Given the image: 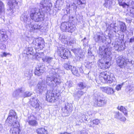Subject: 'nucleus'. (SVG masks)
<instances>
[{
  "instance_id": "1",
  "label": "nucleus",
  "mask_w": 134,
  "mask_h": 134,
  "mask_svg": "<svg viewBox=\"0 0 134 134\" xmlns=\"http://www.w3.org/2000/svg\"><path fill=\"white\" fill-rule=\"evenodd\" d=\"M40 6V9L35 8L30 12L31 19L35 22H42L44 20L45 13L51 10L52 4L50 0H42Z\"/></svg>"
},
{
  "instance_id": "2",
  "label": "nucleus",
  "mask_w": 134,
  "mask_h": 134,
  "mask_svg": "<svg viewBox=\"0 0 134 134\" xmlns=\"http://www.w3.org/2000/svg\"><path fill=\"white\" fill-rule=\"evenodd\" d=\"M51 68L49 75L47 77L46 82L47 84L52 87V90H55L59 92L58 87L60 83L59 77L62 76L64 74V71L58 68Z\"/></svg>"
},
{
  "instance_id": "3",
  "label": "nucleus",
  "mask_w": 134,
  "mask_h": 134,
  "mask_svg": "<svg viewBox=\"0 0 134 134\" xmlns=\"http://www.w3.org/2000/svg\"><path fill=\"white\" fill-rule=\"evenodd\" d=\"M49 86L47 87L45 83L42 81H40L36 87L37 93H40L47 90L46 93V100L49 102H54L58 99V97L59 94L58 91L55 90H52V87Z\"/></svg>"
},
{
  "instance_id": "4",
  "label": "nucleus",
  "mask_w": 134,
  "mask_h": 134,
  "mask_svg": "<svg viewBox=\"0 0 134 134\" xmlns=\"http://www.w3.org/2000/svg\"><path fill=\"white\" fill-rule=\"evenodd\" d=\"M107 46L106 48L100 46L99 49V54L102 58L98 60V65L100 68L103 69L109 68L111 65V53L110 49Z\"/></svg>"
},
{
  "instance_id": "5",
  "label": "nucleus",
  "mask_w": 134,
  "mask_h": 134,
  "mask_svg": "<svg viewBox=\"0 0 134 134\" xmlns=\"http://www.w3.org/2000/svg\"><path fill=\"white\" fill-rule=\"evenodd\" d=\"M110 30L113 31L116 34V39H119L116 40L114 44L113 45L114 46V49L116 51H120L124 50L125 49V44L124 42V35L123 34L121 35L117 32L118 31V28L116 26V23L111 24L109 26Z\"/></svg>"
},
{
  "instance_id": "6",
  "label": "nucleus",
  "mask_w": 134,
  "mask_h": 134,
  "mask_svg": "<svg viewBox=\"0 0 134 134\" xmlns=\"http://www.w3.org/2000/svg\"><path fill=\"white\" fill-rule=\"evenodd\" d=\"M60 29L63 32L72 33L75 31L76 27L75 25L69 21L64 22L62 23L60 26Z\"/></svg>"
},
{
  "instance_id": "7",
  "label": "nucleus",
  "mask_w": 134,
  "mask_h": 134,
  "mask_svg": "<svg viewBox=\"0 0 134 134\" xmlns=\"http://www.w3.org/2000/svg\"><path fill=\"white\" fill-rule=\"evenodd\" d=\"M111 75L113 74H111L109 71L103 72L101 74V76L100 78V80L103 83H111L114 81L115 80L114 77H111Z\"/></svg>"
},
{
  "instance_id": "8",
  "label": "nucleus",
  "mask_w": 134,
  "mask_h": 134,
  "mask_svg": "<svg viewBox=\"0 0 134 134\" xmlns=\"http://www.w3.org/2000/svg\"><path fill=\"white\" fill-rule=\"evenodd\" d=\"M7 1L8 4L9 6V8L7 9V14L11 15L14 13L13 9H18L20 5V2L19 0H6Z\"/></svg>"
},
{
  "instance_id": "9",
  "label": "nucleus",
  "mask_w": 134,
  "mask_h": 134,
  "mask_svg": "<svg viewBox=\"0 0 134 134\" xmlns=\"http://www.w3.org/2000/svg\"><path fill=\"white\" fill-rule=\"evenodd\" d=\"M94 96L95 103L98 107H103L107 103V100L102 93H95Z\"/></svg>"
},
{
  "instance_id": "10",
  "label": "nucleus",
  "mask_w": 134,
  "mask_h": 134,
  "mask_svg": "<svg viewBox=\"0 0 134 134\" xmlns=\"http://www.w3.org/2000/svg\"><path fill=\"white\" fill-rule=\"evenodd\" d=\"M33 46L35 48V50H40L43 49L44 46V41L41 38H36L32 42Z\"/></svg>"
},
{
  "instance_id": "11",
  "label": "nucleus",
  "mask_w": 134,
  "mask_h": 134,
  "mask_svg": "<svg viewBox=\"0 0 134 134\" xmlns=\"http://www.w3.org/2000/svg\"><path fill=\"white\" fill-rule=\"evenodd\" d=\"M57 52L59 56L64 59H68L71 56V52L68 49H65L63 47H57Z\"/></svg>"
},
{
  "instance_id": "12",
  "label": "nucleus",
  "mask_w": 134,
  "mask_h": 134,
  "mask_svg": "<svg viewBox=\"0 0 134 134\" xmlns=\"http://www.w3.org/2000/svg\"><path fill=\"white\" fill-rule=\"evenodd\" d=\"M94 39L96 42L99 43H106V37L102 31L97 32L94 35Z\"/></svg>"
},
{
  "instance_id": "13",
  "label": "nucleus",
  "mask_w": 134,
  "mask_h": 134,
  "mask_svg": "<svg viewBox=\"0 0 134 134\" xmlns=\"http://www.w3.org/2000/svg\"><path fill=\"white\" fill-rule=\"evenodd\" d=\"M8 39L6 31L3 29H0V49H4L5 45L2 42L6 41Z\"/></svg>"
},
{
  "instance_id": "14",
  "label": "nucleus",
  "mask_w": 134,
  "mask_h": 134,
  "mask_svg": "<svg viewBox=\"0 0 134 134\" xmlns=\"http://www.w3.org/2000/svg\"><path fill=\"white\" fill-rule=\"evenodd\" d=\"M9 126H11L10 130V132L12 134H20L21 130L20 129V125L19 122L13 123H10Z\"/></svg>"
},
{
  "instance_id": "15",
  "label": "nucleus",
  "mask_w": 134,
  "mask_h": 134,
  "mask_svg": "<svg viewBox=\"0 0 134 134\" xmlns=\"http://www.w3.org/2000/svg\"><path fill=\"white\" fill-rule=\"evenodd\" d=\"M72 104L71 103H65L62 110L65 116H69L73 110Z\"/></svg>"
},
{
  "instance_id": "16",
  "label": "nucleus",
  "mask_w": 134,
  "mask_h": 134,
  "mask_svg": "<svg viewBox=\"0 0 134 134\" xmlns=\"http://www.w3.org/2000/svg\"><path fill=\"white\" fill-rule=\"evenodd\" d=\"M17 116L16 113L12 110H10L9 113V116L7 119L6 122V123H13L18 122L17 121Z\"/></svg>"
},
{
  "instance_id": "17",
  "label": "nucleus",
  "mask_w": 134,
  "mask_h": 134,
  "mask_svg": "<svg viewBox=\"0 0 134 134\" xmlns=\"http://www.w3.org/2000/svg\"><path fill=\"white\" fill-rule=\"evenodd\" d=\"M31 102V105L35 110L37 112H39L42 108V107L40 104V102L37 99L33 97L30 99Z\"/></svg>"
},
{
  "instance_id": "18",
  "label": "nucleus",
  "mask_w": 134,
  "mask_h": 134,
  "mask_svg": "<svg viewBox=\"0 0 134 134\" xmlns=\"http://www.w3.org/2000/svg\"><path fill=\"white\" fill-rule=\"evenodd\" d=\"M44 66L42 64H38L35 70V75L39 76L41 75L45 70Z\"/></svg>"
},
{
  "instance_id": "19",
  "label": "nucleus",
  "mask_w": 134,
  "mask_h": 134,
  "mask_svg": "<svg viewBox=\"0 0 134 134\" xmlns=\"http://www.w3.org/2000/svg\"><path fill=\"white\" fill-rule=\"evenodd\" d=\"M117 64L121 68L125 67V66L126 63V60L121 56H119L116 59Z\"/></svg>"
},
{
  "instance_id": "20",
  "label": "nucleus",
  "mask_w": 134,
  "mask_h": 134,
  "mask_svg": "<svg viewBox=\"0 0 134 134\" xmlns=\"http://www.w3.org/2000/svg\"><path fill=\"white\" fill-rule=\"evenodd\" d=\"M101 89L103 92L109 95H113L115 92L114 89L108 86L102 87Z\"/></svg>"
},
{
  "instance_id": "21",
  "label": "nucleus",
  "mask_w": 134,
  "mask_h": 134,
  "mask_svg": "<svg viewBox=\"0 0 134 134\" xmlns=\"http://www.w3.org/2000/svg\"><path fill=\"white\" fill-rule=\"evenodd\" d=\"M29 25L30 31L32 32L36 29H39L41 28V25H38L37 23H33L32 21H30V23Z\"/></svg>"
},
{
  "instance_id": "22",
  "label": "nucleus",
  "mask_w": 134,
  "mask_h": 134,
  "mask_svg": "<svg viewBox=\"0 0 134 134\" xmlns=\"http://www.w3.org/2000/svg\"><path fill=\"white\" fill-rule=\"evenodd\" d=\"M21 20L27 24H29L31 21V18L25 13L23 14L20 17Z\"/></svg>"
},
{
  "instance_id": "23",
  "label": "nucleus",
  "mask_w": 134,
  "mask_h": 134,
  "mask_svg": "<svg viewBox=\"0 0 134 134\" xmlns=\"http://www.w3.org/2000/svg\"><path fill=\"white\" fill-rule=\"evenodd\" d=\"M5 13L4 5L3 2L0 1V18L3 20L4 19Z\"/></svg>"
},
{
  "instance_id": "24",
  "label": "nucleus",
  "mask_w": 134,
  "mask_h": 134,
  "mask_svg": "<svg viewBox=\"0 0 134 134\" xmlns=\"http://www.w3.org/2000/svg\"><path fill=\"white\" fill-rule=\"evenodd\" d=\"M114 116L115 118L120 120L121 121H125L126 120V118L124 117L121 113L118 111H114Z\"/></svg>"
},
{
  "instance_id": "25",
  "label": "nucleus",
  "mask_w": 134,
  "mask_h": 134,
  "mask_svg": "<svg viewBox=\"0 0 134 134\" xmlns=\"http://www.w3.org/2000/svg\"><path fill=\"white\" fill-rule=\"evenodd\" d=\"M86 91V90L85 92H84L81 90H79L77 91L74 93V96L75 99L77 100H78L85 92Z\"/></svg>"
},
{
  "instance_id": "26",
  "label": "nucleus",
  "mask_w": 134,
  "mask_h": 134,
  "mask_svg": "<svg viewBox=\"0 0 134 134\" xmlns=\"http://www.w3.org/2000/svg\"><path fill=\"white\" fill-rule=\"evenodd\" d=\"M126 65L125 67L127 68H134V60L132 59L130 60L129 59H126Z\"/></svg>"
},
{
  "instance_id": "27",
  "label": "nucleus",
  "mask_w": 134,
  "mask_h": 134,
  "mask_svg": "<svg viewBox=\"0 0 134 134\" xmlns=\"http://www.w3.org/2000/svg\"><path fill=\"white\" fill-rule=\"evenodd\" d=\"M119 28L120 31L122 32L126 33L127 31L125 23L122 21L119 22Z\"/></svg>"
},
{
  "instance_id": "28",
  "label": "nucleus",
  "mask_w": 134,
  "mask_h": 134,
  "mask_svg": "<svg viewBox=\"0 0 134 134\" xmlns=\"http://www.w3.org/2000/svg\"><path fill=\"white\" fill-rule=\"evenodd\" d=\"M126 15L127 16H129L134 18V8H128L127 9Z\"/></svg>"
},
{
  "instance_id": "29",
  "label": "nucleus",
  "mask_w": 134,
  "mask_h": 134,
  "mask_svg": "<svg viewBox=\"0 0 134 134\" xmlns=\"http://www.w3.org/2000/svg\"><path fill=\"white\" fill-rule=\"evenodd\" d=\"M26 53L28 58L30 56L29 55L32 56L35 55V53L32 47H29L27 48L26 50Z\"/></svg>"
},
{
  "instance_id": "30",
  "label": "nucleus",
  "mask_w": 134,
  "mask_h": 134,
  "mask_svg": "<svg viewBox=\"0 0 134 134\" xmlns=\"http://www.w3.org/2000/svg\"><path fill=\"white\" fill-rule=\"evenodd\" d=\"M22 88H18L14 91L12 94V95L14 97H18L19 96V94L20 93H22Z\"/></svg>"
},
{
  "instance_id": "31",
  "label": "nucleus",
  "mask_w": 134,
  "mask_h": 134,
  "mask_svg": "<svg viewBox=\"0 0 134 134\" xmlns=\"http://www.w3.org/2000/svg\"><path fill=\"white\" fill-rule=\"evenodd\" d=\"M77 85L79 90H81L86 88L87 86V85L85 83L83 82H79Z\"/></svg>"
},
{
  "instance_id": "32",
  "label": "nucleus",
  "mask_w": 134,
  "mask_h": 134,
  "mask_svg": "<svg viewBox=\"0 0 134 134\" xmlns=\"http://www.w3.org/2000/svg\"><path fill=\"white\" fill-rule=\"evenodd\" d=\"M71 70L73 75L77 77H79L80 76L78 70L76 67H72V68Z\"/></svg>"
},
{
  "instance_id": "33",
  "label": "nucleus",
  "mask_w": 134,
  "mask_h": 134,
  "mask_svg": "<svg viewBox=\"0 0 134 134\" xmlns=\"http://www.w3.org/2000/svg\"><path fill=\"white\" fill-rule=\"evenodd\" d=\"M53 59L52 57L46 56L44 58H43L42 60L44 62L49 64L51 62Z\"/></svg>"
},
{
  "instance_id": "34",
  "label": "nucleus",
  "mask_w": 134,
  "mask_h": 134,
  "mask_svg": "<svg viewBox=\"0 0 134 134\" xmlns=\"http://www.w3.org/2000/svg\"><path fill=\"white\" fill-rule=\"evenodd\" d=\"M37 132L38 134H47V131L43 128L38 129Z\"/></svg>"
},
{
  "instance_id": "35",
  "label": "nucleus",
  "mask_w": 134,
  "mask_h": 134,
  "mask_svg": "<svg viewBox=\"0 0 134 134\" xmlns=\"http://www.w3.org/2000/svg\"><path fill=\"white\" fill-rule=\"evenodd\" d=\"M67 6L71 9H73L74 10H75V12H76V9L77 8V6L76 5L75 3H71L69 5L68 4L67 5Z\"/></svg>"
},
{
  "instance_id": "36",
  "label": "nucleus",
  "mask_w": 134,
  "mask_h": 134,
  "mask_svg": "<svg viewBox=\"0 0 134 134\" xmlns=\"http://www.w3.org/2000/svg\"><path fill=\"white\" fill-rule=\"evenodd\" d=\"M117 109L121 111H122L125 116L127 115V110L123 106H121L120 107L119 106H118L117 107Z\"/></svg>"
},
{
  "instance_id": "37",
  "label": "nucleus",
  "mask_w": 134,
  "mask_h": 134,
  "mask_svg": "<svg viewBox=\"0 0 134 134\" xmlns=\"http://www.w3.org/2000/svg\"><path fill=\"white\" fill-rule=\"evenodd\" d=\"M88 118V116L85 115V113H82L81 116L80 117V119H81L80 120L81 122H83L84 120L87 121V119Z\"/></svg>"
},
{
  "instance_id": "38",
  "label": "nucleus",
  "mask_w": 134,
  "mask_h": 134,
  "mask_svg": "<svg viewBox=\"0 0 134 134\" xmlns=\"http://www.w3.org/2000/svg\"><path fill=\"white\" fill-rule=\"evenodd\" d=\"M105 3L104 4V5L107 8L110 7L112 5L113 3V0H104Z\"/></svg>"
},
{
  "instance_id": "39",
  "label": "nucleus",
  "mask_w": 134,
  "mask_h": 134,
  "mask_svg": "<svg viewBox=\"0 0 134 134\" xmlns=\"http://www.w3.org/2000/svg\"><path fill=\"white\" fill-rule=\"evenodd\" d=\"M75 2L80 7L86 3V0H74Z\"/></svg>"
},
{
  "instance_id": "40",
  "label": "nucleus",
  "mask_w": 134,
  "mask_h": 134,
  "mask_svg": "<svg viewBox=\"0 0 134 134\" xmlns=\"http://www.w3.org/2000/svg\"><path fill=\"white\" fill-rule=\"evenodd\" d=\"M64 68L67 70H71L72 66L69 63H65L63 64Z\"/></svg>"
},
{
  "instance_id": "41",
  "label": "nucleus",
  "mask_w": 134,
  "mask_h": 134,
  "mask_svg": "<svg viewBox=\"0 0 134 134\" xmlns=\"http://www.w3.org/2000/svg\"><path fill=\"white\" fill-rule=\"evenodd\" d=\"M33 94L32 92H29L28 91H26L23 93L21 97L25 98L31 96Z\"/></svg>"
},
{
  "instance_id": "42",
  "label": "nucleus",
  "mask_w": 134,
  "mask_h": 134,
  "mask_svg": "<svg viewBox=\"0 0 134 134\" xmlns=\"http://www.w3.org/2000/svg\"><path fill=\"white\" fill-rule=\"evenodd\" d=\"M81 42H82L83 45L84 47H86L88 46V40L87 39L86 37L82 40Z\"/></svg>"
},
{
  "instance_id": "43",
  "label": "nucleus",
  "mask_w": 134,
  "mask_h": 134,
  "mask_svg": "<svg viewBox=\"0 0 134 134\" xmlns=\"http://www.w3.org/2000/svg\"><path fill=\"white\" fill-rule=\"evenodd\" d=\"M62 4V0H57L55 3L54 5L55 8L61 7Z\"/></svg>"
},
{
  "instance_id": "44",
  "label": "nucleus",
  "mask_w": 134,
  "mask_h": 134,
  "mask_svg": "<svg viewBox=\"0 0 134 134\" xmlns=\"http://www.w3.org/2000/svg\"><path fill=\"white\" fill-rule=\"evenodd\" d=\"M25 74L26 76H31L32 75V70L30 69H26L25 71Z\"/></svg>"
},
{
  "instance_id": "45",
  "label": "nucleus",
  "mask_w": 134,
  "mask_h": 134,
  "mask_svg": "<svg viewBox=\"0 0 134 134\" xmlns=\"http://www.w3.org/2000/svg\"><path fill=\"white\" fill-rule=\"evenodd\" d=\"M124 0H118V3L120 6H122L123 8L125 7L127 5V3L125 2H123Z\"/></svg>"
},
{
  "instance_id": "46",
  "label": "nucleus",
  "mask_w": 134,
  "mask_h": 134,
  "mask_svg": "<svg viewBox=\"0 0 134 134\" xmlns=\"http://www.w3.org/2000/svg\"><path fill=\"white\" fill-rule=\"evenodd\" d=\"M28 122L30 125L34 126H36L38 124L37 122L34 120H29Z\"/></svg>"
},
{
  "instance_id": "47",
  "label": "nucleus",
  "mask_w": 134,
  "mask_h": 134,
  "mask_svg": "<svg viewBox=\"0 0 134 134\" xmlns=\"http://www.w3.org/2000/svg\"><path fill=\"white\" fill-rule=\"evenodd\" d=\"M36 57L38 58H44L43 57L44 56V54L43 52H41L40 53H36L35 55H34Z\"/></svg>"
},
{
  "instance_id": "48",
  "label": "nucleus",
  "mask_w": 134,
  "mask_h": 134,
  "mask_svg": "<svg viewBox=\"0 0 134 134\" xmlns=\"http://www.w3.org/2000/svg\"><path fill=\"white\" fill-rule=\"evenodd\" d=\"M85 57L84 53H80L78 55L79 61H82L84 60Z\"/></svg>"
},
{
  "instance_id": "49",
  "label": "nucleus",
  "mask_w": 134,
  "mask_h": 134,
  "mask_svg": "<svg viewBox=\"0 0 134 134\" xmlns=\"http://www.w3.org/2000/svg\"><path fill=\"white\" fill-rule=\"evenodd\" d=\"M128 7L129 5H131L134 8V0H127Z\"/></svg>"
},
{
  "instance_id": "50",
  "label": "nucleus",
  "mask_w": 134,
  "mask_h": 134,
  "mask_svg": "<svg viewBox=\"0 0 134 134\" xmlns=\"http://www.w3.org/2000/svg\"><path fill=\"white\" fill-rule=\"evenodd\" d=\"M88 54L89 56H91L92 59L94 58V56L92 52L91 51V48L89 47L88 49Z\"/></svg>"
},
{
  "instance_id": "51",
  "label": "nucleus",
  "mask_w": 134,
  "mask_h": 134,
  "mask_svg": "<svg viewBox=\"0 0 134 134\" xmlns=\"http://www.w3.org/2000/svg\"><path fill=\"white\" fill-rule=\"evenodd\" d=\"M91 122H92L93 124H95L96 125H98L100 123V121L98 119H96L95 120H90Z\"/></svg>"
},
{
  "instance_id": "52",
  "label": "nucleus",
  "mask_w": 134,
  "mask_h": 134,
  "mask_svg": "<svg viewBox=\"0 0 134 134\" xmlns=\"http://www.w3.org/2000/svg\"><path fill=\"white\" fill-rule=\"evenodd\" d=\"M85 67L87 68L90 69L91 68L92 65L91 63H90L89 62H86L85 63Z\"/></svg>"
},
{
  "instance_id": "53",
  "label": "nucleus",
  "mask_w": 134,
  "mask_h": 134,
  "mask_svg": "<svg viewBox=\"0 0 134 134\" xmlns=\"http://www.w3.org/2000/svg\"><path fill=\"white\" fill-rule=\"evenodd\" d=\"M80 48H74L71 49V51L73 52L75 54H78L80 51Z\"/></svg>"
},
{
  "instance_id": "54",
  "label": "nucleus",
  "mask_w": 134,
  "mask_h": 134,
  "mask_svg": "<svg viewBox=\"0 0 134 134\" xmlns=\"http://www.w3.org/2000/svg\"><path fill=\"white\" fill-rule=\"evenodd\" d=\"M66 85L69 87H70L72 86V82L71 81H67L65 83Z\"/></svg>"
},
{
  "instance_id": "55",
  "label": "nucleus",
  "mask_w": 134,
  "mask_h": 134,
  "mask_svg": "<svg viewBox=\"0 0 134 134\" xmlns=\"http://www.w3.org/2000/svg\"><path fill=\"white\" fill-rule=\"evenodd\" d=\"M76 12L74 13V14L72 15L71 14L69 16V20L72 21L76 17L75 14Z\"/></svg>"
},
{
  "instance_id": "56",
  "label": "nucleus",
  "mask_w": 134,
  "mask_h": 134,
  "mask_svg": "<svg viewBox=\"0 0 134 134\" xmlns=\"http://www.w3.org/2000/svg\"><path fill=\"white\" fill-rule=\"evenodd\" d=\"M123 84L124 83H122L117 85L115 88L118 91L121 90Z\"/></svg>"
},
{
  "instance_id": "57",
  "label": "nucleus",
  "mask_w": 134,
  "mask_h": 134,
  "mask_svg": "<svg viewBox=\"0 0 134 134\" xmlns=\"http://www.w3.org/2000/svg\"><path fill=\"white\" fill-rule=\"evenodd\" d=\"M128 42L129 44L134 43V36L132 37L129 40Z\"/></svg>"
},
{
  "instance_id": "58",
  "label": "nucleus",
  "mask_w": 134,
  "mask_h": 134,
  "mask_svg": "<svg viewBox=\"0 0 134 134\" xmlns=\"http://www.w3.org/2000/svg\"><path fill=\"white\" fill-rule=\"evenodd\" d=\"M10 53H7L6 52H4L2 53V54H1V56L2 57H6Z\"/></svg>"
},
{
  "instance_id": "59",
  "label": "nucleus",
  "mask_w": 134,
  "mask_h": 134,
  "mask_svg": "<svg viewBox=\"0 0 134 134\" xmlns=\"http://www.w3.org/2000/svg\"><path fill=\"white\" fill-rule=\"evenodd\" d=\"M75 42L74 40H71L69 41L68 43V45H69L70 46H72V45L74 44Z\"/></svg>"
},
{
  "instance_id": "60",
  "label": "nucleus",
  "mask_w": 134,
  "mask_h": 134,
  "mask_svg": "<svg viewBox=\"0 0 134 134\" xmlns=\"http://www.w3.org/2000/svg\"><path fill=\"white\" fill-rule=\"evenodd\" d=\"M69 9H65L64 10V14L65 15H67L69 13H70Z\"/></svg>"
},
{
  "instance_id": "61",
  "label": "nucleus",
  "mask_w": 134,
  "mask_h": 134,
  "mask_svg": "<svg viewBox=\"0 0 134 134\" xmlns=\"http://www.w3.org/2000/svg\"><path fill=\"white\" fill-rule=\"evenodd\" d=\"M126 90L129 93L131 92L132 91V88L130 86H128L127 87Z\"/></svg>"
},
{
  "instance_id": "62",
  "label": "nucleus",
  "mask_w": 134,
  "mask_h": 134,
  "mask_svg": "<svg viewBox=\"0 0 134 134\" xmlns=\"http://www.w3.org/2000/svg\"><path fill=\"white\" fill-rule=\"evenodd\" d=\"M79 133L80 134H86L85 132H84V131L83 130L79 131Z\"/></svg>"
},
{
  "instance_id": "63",
  "label": "nucleus",
  "mask_w": 134,
  "mask_h": 134,
  "mask_svg": "<svg viewBox=\"0 0 134 134\" xmlns=\"http://www.w3.org/2000/svg\"><path fill=\"white\" fill-rule=\"evenodd\" d=\"M126 21L127 23H131V20L128 19H126Z\"/></svg>"
},
{
  "instance_id": "64",
  "label": "nucleus",
  "mask_w": 134,
  "mask_h": 134,
  "mask_svg": "<svg viewBox=\"0 0 134 134\" xmlns=\"http://www.w3.org/2000/svg\"><path fill=\"white\" fill-rule=\"evenodd\" d=\"M111 42V40L110 39L109 40L108 42V44H109Z\"/></svg>"
}]
</instances>
